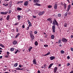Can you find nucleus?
<instances>
[{"label": "nucleus", "mask_w": 73, "mask_h": 73, "mask_svg": "<svg viewBox=\"0 0 73 73\" xmlns=\"http://www.w3.org/2000/svg\"><path fill=\"white\" fill-rule=\"evenodd\" d=\"M54 21H53L52 25H54L53 26H54V27H55L56 24L57 26H58V23L56 20V19H54Z\"/></svg>", "instance_id": "nucleus-1"}, {"label": "nucleus", "mask_w": 73, "mask_h": 73, "mask_svg": "<svg viewBox=\"0 0 73 73\" xmlns=\"http://www.w3.org/2000/svg\"><path fill=\"white\" fill-rule=\"evenodd\" d=\"M30 36L31 37V38L32 40H34V39H35V36H34V35H33V33H30Z\"/></svg>", "instance_id": "nucleus-2"}, {"label": "nucleus", "mask_w": 73, "mask_h": 73, "mask_svg": "<svg viewBox=\"0 0 73 73\" xmlns=\"http://www.w3.org/2000/svg\"><path fill=\"white\" fill-rule=\"evenodd\" d=\"M62 41L63 42H66V43H67V42H68V40L67 39L64 38H63L62 39Z\"/></svg>", "instance_id": "nucleus-3"}, {"label": "nucleus", "mask_w": 73, "mask_h": 73, "mask_svg": "<svg viewBox=\"0 0 73 73\" xmlns=\"http://www.w3.org/2000/svg\"><path fill=\"white\" fill-rule=\"evenodd\" d=\"M52 32H53V33H54L55 32H56V27L54 26H52Z\"/></svg>", "instance_id": "nucleus-4"}, {"label": "nucleus", "mask_w": 73, "mask_h": 73, "mask_svg": "<svg viewBox=\"0 0 73 73\" xmlns=\"http://www.w3.org/2000/svg\"><path fill=\"white\" fill-rule=\"evenodd\" d=\"M44 11L42 12L40 11L38 13V15H39V16H41L42 15H44Z\"/></svg>", "instance_id": "nucleus-5"}, {"label": "nucleus", "mask_w": 73, "mask_h": 73, "mask_svg": "<svg viewBox=\"0 0 73 73\" xmlns=\"http://www.w3.org/2000/svg\"><path fill=\"white\" fill-rule=\"evenodd\" d=\"M8 13V11H7L6 12H1V15H7Z\"/></svg>", "instance_id": "nucleus-6"}, {"label": "nucleus", "mask_w": 73, "mask_h": 73, "mask_svg": "<svg viewBox=\"0 0 73 73\" xmlns=\"http://www.w3.org/2000/svg\"><path fill=\"white\" fill-rule=\"evenodd\" d=\"M57 67H55L54 68V73H56V72H57Z\"/></svg>", "instance_id": "nucleus-7"}, {"label": "nucleus", "mask_w": 73, "mask_h": 73, "mask_svg": "<svg viewBox=\"0 0 73 73\" xmlns=\"http://www.w3.org/2000/svg\"><path fill=\"white\" fill-rule=\"evenodd\" d=\"M50 60H54V59H55V57H54V56H52L50 57Z\"/></svg>", "instance_id": "nucleus-8"}, {"label": "nucleus", "mask_w": 73, "mask_h": 73, "mask_svg": "<svg viewBox=\"0 0 73 73\" xmlns=\"http://www.w3.org/2000/svg\"><path fill=\"white\" fill-rule=\"evenodd\" d=\"M24 5L25 6H27L28 5V2L27 1H26L24 3Z\"/></svg>", "instance_id": "nucleus-9"}, {"label": "nucleus", "mask_w": 73, "mask_h": 73, "mask_svg": "<svg viewBox=\"0 0 73 73\" xmlns=\"http://www.w3.org/2000/svg\"><path fill=\"white\" fill-rule=\"evenodd\" d=\"M33 62V64H35V65H36L37 64V62H36V61L35 59H34Z\"/></svg>", "instance_id": "nucleus-10"}, {"label": "nucleus", "mask_w": 73, "mask_h": 73, "mask_svg": "<svg viewBox=\"0 0 73 73\" xmlns=\"http://www.w3.org/2000/svg\"><path fill=\"white\" fill-rule=\"evenodd\" d=\"M17 42L16 40H15L13 42V45H16V44H17Z\"/></svg>", "instance_id": "nucleus-11"}, {"label": "nucleus", "mask_w": 73, "mask_h": 73, "mask_svg": "<svg viewBox=\"0 0 73 73\" xmlns=\"http://www.w3.org/2000/svg\"><path fill=\"white\" fill-rule=\"evenodd\" d=\"M16 70H23V68H20L19 67L17 68L16 69Z\"/></svg>", "instance_id": "nucleus-12"}, {"label": "nucleus", "mask_w": 73, "mask_h": 73, "mask_svg": "<svg viewBox=\"0 0 73 73\" xmlns=\"http://www.w3.org/2000/svg\"><path fill=\"white\" fill-rule=\"evenodd\" d=\"M53 64H54L53 63L50 64L49 65V66H48V68L50 69V68L52 67V66L53 65Z\"/></svg>", "instance_id": "nucleus-13"}, {"label": "nucleus", "mask_w": 73, "mask_h": 73, "mask_svg": "<svg viewBox=\"0 0 73 73\" xmlns=\"http://www.w3.org/2000/svg\"><path fill=\"white\" fill-rule=\"evenodd\" d=\"M9 17H10V15H8L6 18V19L7 21H9Z\"/></svg>", "instance_id": "nucleus-14"}, {"label": "nucleus", "mask_w": 73, "mask_h": 73, "mask_svg": "<svg viewBox=\"0 0 73 73\" xmlns=\"http://www.w3.org/2000/svg\"><path fill=\"white\" fill-rule=\"evenodd\" d=\"M54 8L55 9H57V5L56 4L54 5Z\"/></svg>", "instance_id": "nucleus-15"}, {"label": "nucleus", "mask_w": 73, "mask_h": 73, "mask_svg": "<svg viewBox=\"0 0 73 73\" xmlns=\"http://www.w3.org/2000/svg\"><path fill=\"white\" fill-rule=\"evenodd\" d=\"M35 5H36L37 6H41V4H40L39 3H35Z\"/></svg>", "instance_id": "nucleus-16"}, {"label": "nucleus", "mask_w": 73, "mask_h": 73, "mask_svg": "<svg viewBox=\"0 0 73 73\" xmlns=\"http://www.w3.org/2000/svg\"><path fill=\"white\" fill-rule=\"evenodd\" d=\"M17 10H18V11H21V10H22V9L20 7H17Z\"/></svg>", "instance_id": "nucleus-17"}, {"label": "nucleus", "mask_w": 73, "mask_h": 73, "mask_svg": "<svg viewBox=\"0 0 73 73\" xmlns=\"http://www.w3.org/2000/svg\"><path fill=\"white\" fill-rule=\"evenodd\" d=\"M0 46H1L2 48H5V46H4L3 45V44H0Z\"/></svg>", "instance_id": "nucleus-18"}, {"label": "nucleus", "mask_w": 73, "mask_h": 73, "mask_svg": "<svg viewBox=\"0 0 73 73\" xmlns=\"http://www.w3.org/2000/svg\"><path fill=\"white\" fill-rule=\"evenodd\" d=\"M17 17H18V19L20 21V18L21 17V16L20 15H18L17 16Z\"/></svg>", "instance_id": "nucleus-19"}, {"label": "nucleus", "mask_w": 73, "mask_h": 73, "mask_svg": "<svg viewBox=\"0 0 73 73\" xmlns=\"http://www.w3.org/2000/svg\"><path fill=\"white\" fill-rule=\"evenodd\" d=\"M14 50H15V48H12L10 49V50L11 52H13Z\"/></svg>", "instance_id": "nucleus-20"}, {"label": "nucleus", "mask_w": 73, "mask_h": 73, "mask_svg": "<svg viewBox=\"0 0 73 73\" xmlns=\"http://www.w3.org/2000/svg\"><path fill=\"white\" fill-rule=\"evenodd\" d=\"M60 52L61 53V54H64V53H65V51L63 50H62L60 51Z\"/></svg>", "instance_id": "nucleus-21"}, {"label": "nucleus", "mask_w": 73, "mask_h": 73, "mask_svg": "<svg viewBox=\"0 0 73 73\" xmlns=\"http://www.w3.org/2000/svg\"><path fill=\"white\" fill-rule=\"evenodd\" d=\"M64 9H66V4L64 3Z\"/></svg>", "instance_id": "nucleus-22"}, {"label": "nucleus", "mask_w": 73, "mask_h": 73, "mask_svg": "<svg viewBox=\"0 0 73 73\" xmlns=\"http://www.w3.org/2000/svg\"><path fill=\"white\" fill-rule=\"evenodd\" d=\"M51 37L52 39H54V35H52L51 36Z\"/></svg>", "instance_id": "nucleus-23"}, {"label": "nucleus", "mask_w": 73, "mask_h": 73, "mask_svg": "<svg viewBox=\"0 0 73 73\" xmlns=\"http://www.w3.org/2000/svg\"><path fill=\"white\" fill-rule=\"evenodd\" d=\"M20 34L19 33L16 36L15 38H17Z\"/></svg>", "instance_id": "nucleus-24"}, {"label": "nucleus", "mask_w": 73, "mask_h": 73, "mask_svg": "<svg viewBox=\"0 0 73 73\" xmlns=\"http://www.w3.org/2000/svg\"><path fill=\"white\" fill-rule=\"evenodd\" d=\"M35 45H38V42H37V41H36L35 42Z\"/></svg>", "instance_id": "nucleus-25"}, {"label": "nucleus", "mask_w": 73, "mask_h": 73, "mask_svg": "<svg viewBox=\"0 0 73 73\" xmlns=\"http://www.w3.org/2000/svg\"><path fill=\"white\" fill-rule=\"evenodd\" d=\"M29 27H32V23L31 22L30 23H29Z\"/></svg>", "instance_id": "nucleus-26"}, {"label": "nucleus", "mask_w": 73, "mask_h": 73, "mask_svg": "<svg viewBox=\"0 0 73 73\" xmlns=\"http://www.w3.org/2000/svg\"><path fill=\"white\" fill-rule=\"evenodd\" d=\"M3 5H4L5 7H6V6H8V4L5 5V3H3Z\"/></svg>", "instance_id": "nucleus-27"}, {"label": "nucleus", "mask_w": 73, "mask_h": 73, "mask_svg": "<svg viewBox=\"0 0 73 73\" xmlns=\"http://www.w3.org/2000/svg\"><path fill=\"white\" fill-rule=\"evenodd\" d=\"M67 15H68V13L66 12L64 14V17H66V16H67Z\"/></svg>", "instance_id": "nucleus-28"}, {"label": "nucleus", "mask_w": 73, "mask_h": 73, "mask_svg": "<svg viewBox=\"0 0 73 73\" xmlns=\"http://www.w3.org/2000/svg\"><path fill=\"white\" fill-rule=\"evenodd\" d=\"M52 5H49L48 6V8H52Z\"/></svg>", "instance_id": "nucleus-29"}, {"label": "nucleus", "mask_w": 73, "mask_h": 73, "mask_svg": "<svg viewBox=\"0 0 73 73\" xmlns=\"http://www.w3.org/2000/svg\"><path fill=\"white\" fill-rule=\"evenodd\" d=\"M19 24V23L16 22L15 24H14V25H17Z\"/></svg>", "instance_id": "nucleus-30"}, {"label": "nucleus", "mask_w": 73, "mask_h": 73, "mask_svg": "<svg viewBox=\"0 0 73 73\" xmlns=\"http://www.w3.org/2000/svg\"><path fill=\"white\" fill-rule=\"evenodd\" d=\"M61 40L60 39L59 40V41H58V44H60V43H61Z\"/></svg>", "instance_id": "nucleus-31"}, {"label": "nucleus", "mask_w": 73, "mask_h": 73, "mask_svg": "<svg viewBox=\"0 0 73 73\" xmlns=\"http://www.w3.org/2000/svg\"><path fill=\"white\" fill-rule=\"evenodd\" d=\"M70 7H71L70 5H69L68 6V9H70Z\"/></svg>", "instance_id": "nucleus-32"}, {"label": "nucleus", "mask_w": 73, "mask_h": 73, "mask_svg": "<svg viewBox=\"0 0 73 73\" xmlns=\"http://www.w3.org/2000/svg\"><path fill=\"white\" fill-rule=\"evenodd\" d=\"M18 51H19V50L17 49V51L15 52V54H17V52H18Z\"/></svg>", "instance_id": "nucleus-33"}, {"label": "nucleus", "mask_w": 73, "mask_h": 73, "mask_svg": "<svg viewBox=\"0 0 73 73\" xmlns=\"http://www.w3.org/2000/svg\"><path fill=\"white\" fill-rule=\"evenodd\" d=\"M17 65H18L17 63H16L15 64H14L15 67H16V66H17Z\"/></svg>", "instance_id": "nucleus-34"}, {"label": "nucleus", "mask_w": 73, "mask_h": 73, "mask_svg": "<svg viewBox=\"0 0 73 73\" xmlns=\"http://www.w3.org/2000/svg\"><path fill=\"white\" fill-rule=\"evenodd\" d=\"M29 29V26L28 27H27V28H26V30H27V31H28Z\"/></svg>", "instance_id": "nucleus-35"}, {"label": "nucleus", "mask_w": 73, "mask_h": 73, "mask_svg": "<svg viewBox=\"0 0 73 73\" xmlns=\"http://www.w3.org/2000/svg\"><path fill=\"white\" fill-rule=\"evenodd\" d=\"M64 27H67V24L64 23Z\"/></svg>", "instance_id": "nucleus-36"}, {"label": "nucleus", "mask_w": 73, "mask_h": 73, "mask_svg": "<svg viewBox=\"0 0 73 73\" xmlns=\"http://www.w3.org/2000/svg\"><path fill=\"white\" fill-rule=\"evenodd\" d=\"M36 0H33V2H34V3H36Z\"/></svg>", "instance_id": "nucleus-37"}, {"label": "nucleus", "mask_w": 73, "mask_h": 73, "mask_svg": "<svg viewBox=\"0 0 73 73\" xmlns=\"http://www.w3.org/2000/svg\"><path fill=\"white\" fill-rule=\"evenodd\" d=\"M9 6L10 7H11V6H12V3H11L9 5Z\"/></svg>", "instance_id": "nucleus-38"}, {"label": "nucleus", "mask_w": 73, "mask_h": 73, "mask_svg": "<svg viewBox=\"0 0 73 73\" xmlns=\"http://www.w3.org/2000/svg\"><path fill=\"white\" fill-rule=\"evenodd\" d=\"M11 12H12V11H11V10H9V14H10Z\"/></svg>", "instance_id": "nucleus-39"}, {"label": "nucleus", "mask_w": 73, "mask_h": 73, "mask_svg": "<svg viewBox=\"0 0 73 73\" xmlns=\"http://www.w3.org/2000/svg\"><path fill=\"white\" fill-rule=\"evenodd\" d=\"M44 47H48V45L47 44L44 45Z\"/></svg>", "instance_id": "nucleus-40"}, {"label": "nucleus", "mask_w": 73, "mask_h": 73, "mask_svg": "<svg viewBox=\"0 0 73 73\" xmlns=\"http://www.w3.org/2000/svg\"><path fill=\"white\" fill-rule=\"evenodd\" d=\"M52 19L50 18H48L47 19L48 21H50V20H51Z\"/></svg>", "instance_id": "nucleus-41"}, {"label": "nucleus", "mask_w": 73, "mask_h": 73, "mask_svg": "<svg viewBox=\"0 0 73 73\" xmlns=\"http://www.w3.org/2000/svg\"><path fill=\"white\" fill-rule=\"evenodd\" d=\"M36 3H38L40 2V1H39V0H36Z\"/></svg>", "instance_id": "nucleus-42"}, {"label": "nucleus", "mask_w": 73, "mask_h": 73, "mask_svg": "<svg viewBox=\"0 0 73 73\" xmlns=\"http://www.w3.org/2000/svg\"><path fill=\"white\" fill-rule=\"evenodd\" d=\"M50 52H48L46 54V55L47 56H48V55H49V54H50Z\"/></svg>", "instance_id": "nucleus-43"}, {"label": "nucleus", "mask_w": 73, "mask_h": 73, "mask_svg": "<svg viewBox=\"0 0 73 73\" xmlns=\"http://www.w3.org/2000/svg\"><path fill=\"white\" fill-rule=\"evenodd\" d=\"M7 54L8 55V56H9V54H10V53H9V52L8 51H7Z\"/></svg>", "instance_id": "nucleus-44"}, {"label": "nucleus", "mask_w": 73, "mask_h": 73, "mask_svg": "<svg viewBox=\"0 0 73 73\" xmlns=\"http://www.w3.org/2000/svg\"><path fill=\"white\" fill-rule=\"evenodd\" d=\"M22 27L23 28H25V25H23Z\"/></svg>", "instance_id": "nucleus-45"}, {"label": "nucleus", "mask_w": 73, "mask_h": 73, "mask_svg": "<svg viewBox=\"0 0 73 73\" xmlns=\"http://www.w3.org/2000/svg\"><path fill=\"white\" fill-rule=\"evenodd\" d=\"M44 66V68H46V64H45Z\"/></svg>", "instance_id": "nucleus-46"}, {"label": "nucleus", "mask_w": 73, "mask_h": 73, "mask_svg": "<svg viewBox=\"0 0 73 73\" xmlns=\"http://www.w3.org/2000/svg\"><path fill=\"white\" fill-rule=\"evenodd\" d=\"M58 16H59V17H60V16H61V14H58Z\"/></svg>", "instance_id": "nucleus-47"}, {"label": "nucleus", "mask_w": 73, "mask_h": 73, "mask_svg": "<svg viewBox=\"0 0 73 73\" xmlns=\"http://www.w3.org/2000/svg\"><path fill=\"white\" fill-rule=\"evenodd\" d=\"M37 32L36 31H35L34 32V34H37Z\"/></svg>", "instance_id": "nucleus-48"}, {"label": "nucleus", "mask_w": 73, "mask_h": 73, "mask_svg": "<svg viewBox=\"0 0 73 73\" xmlns=\"http://www.w3.org/2000/svg\"><path fill=\"white\" fill-rule=\"evenodd\" d=\"M70 65V64L69 63H67V66H69V65Z\"/></svg>", "instance_id": "nucleus-49"}, {"label": "nucleus", "mask_w": 73, "mask_h": 73, "mask_svg": "<svg viewBox=\"0 0 73 73\" xmlns=\"http://www.w3.org/2000/svg\"><path fill=\"white\" fill-rule=\"evenodd\" d=\"M16 32H19V29L16 28Z\"/></svg>", "instance_id": "nucleus-50"}, {"label": "nucleus", "mask_w": 73, "mask_h": 73, "mask_svg": "<svg viewBox=\"0 0 73 73\" xmlns=\"http://www.w3.org/2000/svg\"><path fill=\"white\" fill-rule=\"evenodd\" d=\"M19 3H23V1H19Z\"/></svg>", "instance_id": "nucleus-51"}, {"label": "nucleus", "mask_w": 73, "mask_h": 73, "mask_svg": "<svg viewBox=\"0 0 73 73\" xmlns=\"http://www.w3.org/2000/svg\"><path fill=\"white\" fill-rule=\"evenodd\" d=\"M5 57H6V58H8V55H5Z\"/></svg>", "instance_id": "nucleus-52"}, {"label": "nucleus", "mask_w": 73, "mask_h": 73, "mask_svg": "<svg viewBox=\"0 0 73 73\" xmlns=\"http://www.w3.org/2000/svg\"><path fill=\"white\" fill-rule=\"evenodd\" d=\"M50 21L51 24H52V19H51V20H50Z\"/></svg>", "instance_id": "nucleus-53"}, {"label": "nucleus", "mask_w": 73, "mask_h": 73, "mask_svg": "<svg viewBox=\"0 0 73 73\" xmlns=\"http://www.w3.org/2000/svg\"><path fill=\"white\" fill-rule=\"evenodd\" d=\"M67 59H69L70 58V56H68L67 57Z\"/></svg>", "instance_id": "nucleus-54"}, {"label": "nucleus", "mask_w": 73, "mask_h": 73, "mask_svg": "<svg viewBox=\"0 0 73 73\" xmlns=\"http://www.w3.org/2000/svg\"><path fill=\"white\" fill-rule=\"evenodd\" d=\"M29 11H31V9H29L28 10H27V12H29Z\"/></svg>", "instance_id": "nucleus-55"}, {"label": "nucleus", "mask_w": 73, "mask_h": 73, "mask_svg": "<svg viewBox=\"0 0 73 73\" xmlns=\"http://www.w3.org/2000/svg\"><path fill=\"white\" fill-rule=\"evenodd\" d=\"M70 50H71V51H72V52H73V48H71V49H70Z\"/></svg>", "instance_id": "nucleus-56"}, {"label": "nucleus", "mask_w": 73, "mask_h": 73, "mask_svg": "<svg viewBox=\"0 0 73 73\" xmlns=\"http://www.w3.org/2000/svg\"><path fill=\"white\" fill-rule=\"evenodd\" d=\"M19 68H21V67H22V66L21 65H19Z\"/></svg>", "instance_id": "nucleus-57"}, {"label": "nucleus", "mask_w": 73, "mask_h": 73, "mask_svg": "<svg viewBox=\"0 0 73 73\" xmlns=\"http://www.w3.org/2000/svg\"><path fill=\"white\" fill-rule=\"evenodd\" d=\"M28 49H29V52H31V49H30L29 48Z\"/></svg>", "instance_id": "nucleus-58"}, {"label": "nucleus", "mask_w": 73, "mask_h": 73, "mask_svg": "<svg viewBox=\"0 0 73 73\" xmlns=\"http://www.w3.org/2000/svg\"><path fill=\"white\" fill-rule=\"evenodd\" d=\"M70 37L71 38H73V35H71Z\"/></svg>", "instance_id": "nucleus-59"}, {"label": "nucleus", "mask_w": 73, "mask_h": 73, "mask_svg": "<svg viewBox=\"0 0 73 73\" xmlns=\"http://www.w3.org/2000/svg\"><path fill=\"white\" fill-rule=\"evenodd\" d=\"M33 18H36V16H33Z\"/></svg>", "instance_id": "nucleus-60"}, {"label": "nucleus", "mask_w": 73, "mask_h": 73, "mask_svg": "<svg viewBox=\"0 0 73 73\" xmlns=\"http://www.w3.org/2000/svg\"><path fill=\"white\" fill-rule=\"evenodd\" d=\"M27 22L28 23V24H29V23H30V21H29V20H28Z\"/></svg>", "instance_id": "nucleus-61"}, {"label": "nucleus", "mask_w": 73, "mask_h": 73, "mask_svg": "<svg viewBox=\"0 0 73 73\" xmlns=\"http://www.w3.org/2000/svg\"><path fill=\"white\" fill-rule=\"evenodd\" d=\"M40 41H43L42 39H40Z\"/></svg>", "instance_id": "nucleus-62"}, {"label": "nucleus", "mask_w": 73, "mask_h": 73, "mask_svg": "<svg viewBox=\"0 0 73 73\" xmlns=\"http://www.w3.org/2000/svg\"><path fill=\"white\" fill-rule=\"evenodd\" d=\"M38 73H40V71L38 70Z\"/></svg>", "instance_id": "nucleus-63"}, {"label": "nucleus", "mask_w": 73, "mask_h": 73, "mask_svg": "<svg viewBox=\"0 0 73 73\" xmlns=\"http://www.w3.org/2000/svg\"><path fill=\"white\" fill-rule=\"evenodd\" d=\"M73 73V70H72V71L69 72V73Z\"/></svg>", "instance_id": "nucleus-64"}]
</instances>
